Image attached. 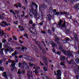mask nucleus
Segmentation results:
<instances>
[{
	"label": "nucleus",
	"mask_w": 79,
	"mask_h": 79,
	"mask_svg": "<svg viewBox=\"0 0 79 79\" xmlns=\"http://www.w3.org/2000/svg\"><path fill=\"white\" fill-rule=\"evenodd\" d=\"M40 65H42V66H44V64L42 63L41 62V61H40Z\"/></svg>",
	"instance_id": "nucleus-37"
},
{
	"label": "nucleus",
	"mask_w": 79,
	"mask_h": 79,
	"mask_svg": "<svg viewBox=\"0 0 79 79\" xmlns=\"http://www.w3.org/2000/svg\"><path fill=\"white\" fill-rule=\"evenodd\" d=\"M63 60H65V57L64 56H61L60 60L63 61Z\"/></svg>",
	"instance_id": "nucleus-13"
},
{
	"label": "nucleus",
	"mask_w": 79,
	"mask_h": 79,
	"mask_svg": "<svg viewBox=\"0 0 79 79\" xmlns=\"http://www.w3.org/2000/svg\"><path fill=\"white\" fill-rule=\"evenodd\" d=\"M75 39L76 40H77V36H76V34H75Z\"/></svg>",
	"instance_id": "nucleus-33"
},
{
	"label": "nucleus",
	"mask_w": 79,
	"mask_h": 79,
	"mask_svg": "<svg viewBox=\"0 0 79 79\" xmlns=\"http://www.w3.org/2000/svg\"><path fill=\"white\" fill-rule=\"evenodd\" d=\"M51 18H52V15H48L47 17V19L48 20L50 19Z\"/></svg>",
	"instance_id": "nucleus-16"
},
{
	"label": "nucleus",
	"mask_w": 79,
	"mask_h": 79,
	"mask_svg": "<svg viewBox=\"0 0 79 79\" xmlns=\"http://www.w3.org/2000/svg\"><path fill=\"white\" fill-rule=\"evenodd\" d=\"M60 13H59V12H56V15H59V14Z\"/></svg>",
	"instance_id": "nucleus-48"
},
{
	"label": "nucleus",
	"mask_w": 79,
	"mask_h": 79,
	"mask_svg": "<svg viewBox=\"0 0 79 79\" xmlns=\"http://www.w3.org/2000/svg\"><path fill=\"white\" fill-rule=\"evenodd\" d=\"M43 60H46V57H43Z\"/></svg>",
	"instance_id": "nucleus-60"
},
{
	"label": "nucleus",
	"mask_w": 79,
	"mask_h": 79,
	"mask_svg": "<svg viewBox=\"0 0 79 79\" xmlns=\"http://www.w3.org/2000/svg\"><path fill=\"white\" fill-rule=\"evenodd\" d=\"M69 15V14L68 13H66V12H63V15Z\"/></svg>",
	"instance_id": "nucleus-28"
},
{
	"label": "nucleus",
	"mask_w": 79,
	"mask_h": 79,
	"mask_svg": "<svg viewBox=\"0 0 79 79\" xmlns=\"http://www.w3.org/2000/svg\"><path fill=\"white\" fill-rule=\"evenodd\" d=\"M2 43H0V48H2Z\"/></svg>",
	"instance_id": "nucleus-51"
},
{
	"label": "nucleus",
	"mask_w": 79,
	"mask_h": 79,
	"mask_svg": "<svg viewBox=\"0 0 79 79\" xmlns=\"http://www.w3.org/2000/svg\"><path fill=\"white\" fill-rule=\"evenodd\" d=\"M43 77V79H49L48 77L46 75H44Z\"/></svg>",
	"instance_id": "nucleus-18"
},
{
	"label": "nucleus",
	"mask_w": 79,
	"mask_h": 79,
	"mask_svg": "<svg viewBox=\"0 0 79 79\" xmlns=\"http://www.w3.org/2000/svg\"><path fill=\"white\" fill-rule=\"evenodd\" d=\"M32 34H34V35H36L37 34V32H36V31L34 29L32 28V30H30Z\"/></svg>",
	"instance_id": "nucleus-5"
},
{
	"label": "nucleus",
	"mask_w": 79,
	"mask_h": 79,
	"mask_svg": "<svg viewBox=\"0 0 79 79\" xmlns=\"http://www.w3.org/2000/svg\"><path fill=\"white\" fill-rule=\"evenodd\" d=\"M65 24H66V23L64 22L62 25V27H65Z\"/></svg>",
	"instance_id": "nucleus-32"
},
{
	"label": "nucleus",
	"mask_w": 79,
	"mask_h": 79,
	"mask_svg": "<svg viewBox=\"0 0 79 79\" xmlns=\"http://www.w3.org/2000/svg\"><path fill=\"white\" fill-rule=\"evenodd\" d=\"M41 32L43 33V34H45V31H41Z\"/></svg>",
	"instance_id": "nucleus-53"
},
{
	"label": "nucleus",
	"mask_w": 79,
	"mask_h": 79,
	"mask_svg": "<svg viewBox=\"0 0 79 79\" xmlns=\"http://www.w3.org/2000/svg\"><path fill=\"white\" fill-rule=\"evenodd\" d=\"M3 76H4V77H5L6 79H7V75H6V72H5L2 74Z\"/></svg>",
	"instance_id": "nucleus-10"
},
{
	"label": "nucleus",
	"mask_w": 79,
	"mask_h": 79,
	"mask_svg": "<svg viewBox=\"0 0 79 79\" xmlns=\"http://www.w3.org/2000/svg\"><path fill=\"white\" fill-rule=\"evenodd\" d=\"M21 66V63L20 62L19 64V67L20 68V66Z\"/></svg>",
	"instance_id": "nucleus-41"
},
{
	"label": "nucleus",
	"mask_w": 79,
	"mask_h": 79,
	"mask_svg": "<svg viewBox=\"0 0 79 79\" xmlns=\"http://www.w3.org/2000/svg\"><path fill=\"white\" fill-rule=\"evenodd\" d=\"M41 7H42V5H40V10L39 12V13L40 15H41V14H42V12L41 11V10H40L41 8Z\"/></svg>",
	"instance_id": "nucleus-15"
},
{
	"label": "nucleus",
	"mask_w": 79,
	"mask_h": 79,
	"mask_svg": "<svg viewBox=\"0 0 79 79\" xmlns=\"http://www.w3.org/2000/svg\"><path fill=\"white\" fill-rule=\"evenodd\" d=\"M18 22L17 21L16 22H14V24H18Z\"/></svg>",
	"instance_id": "nucleus-38"
},
{
	"label": "nucleus",
	"mask_w": 79,
	"mask_h": 79,
	"mask_svg": "<svg viewBox=\"0 0 79 79\" xmlns=\"http://www.w3.org/2000/svg\"><path fill=\"white\" fill-rule=\"evenodd\" d=\"M14 6H16V8H18V5H17V4H15L14 5Z\"/></svg>",
	"instance_id": "nucleus-35"
},
{
	"label": "nucleus",
	"mask_w": 79,
	"mask_h": 79,
	"mask_svg": "<svg viewBox=\"0 0 79 79\" xmlns=\"http://www.w3.org/2000/svg\"><path fill=\"white\" fill-rule=\"evenodd\" d=\"M38 69H40V67H38V68H36V69H35V71H33L34 73H35V74H36V75H37V74H38L37 72H36L37 71Z\"/></svg>",
	"instance_id": "nucleus-12"
},
{
	"label": "nucleus",
	"mask_w": 79,
	"mask_h": 79,
	"mask_svg": "<svg viewBox=\"0 0 79 79\" xmlns=\"http://www.w3.org/2000/svg\"><path fill=\"white\" fill-rule=\"evenodd\" d=\"M4 48H8V46H7L6 45H5L4 46Z\"/></svg>",
	"instance_id": "nucleus-64"
},
{
	"label": "nucleus",
	"mask_w": 79,
	"mask_h": 79,
	"mask_svg": "<svg viewBox=\"0 0 79 79\" xmlns=\"http://www.w3.org/2000/svg\"><path fill=\"white\" fill-rule=\"evenodd\" d=\"M47 2L48 3H50L51 2L50 0H47Z\"/></svg>",
	"instance_id": "nucleus-54"
},
{
	"label": "nucleus",
	"mask_w": 79,
	"mask_h": 79,
	"mask_svg": "<svg viewBox=\"0 0 79 79\" xmlns=\"http://www.w3.org/2000/svg\"><path fill=\"white\" fill-rule=\"evenodd\" d=\"M0 26H2V27H5V25H3V24H2V23H0Z\"/></svg>",
	"instance_id": "nucleus-45"
},
{
	"label": "nucleus",
	"mask_w": 79,
	"mask_h": 79,
	"mask_svg": "<svg viewBox=\"0 0 79 79\" xmlns=\"http://www.w3.org/2000/svg\"><path fill=\"white\" fill-rule=\"evenodd\" d=\"M59 49L60 50V51H62L64 54V55H68V56H69V55H71L72 54V52L70 51H68L66 52L65 51V50H63L62 47L61 46L59 47Z\"/></svg>",
	"instance_id": "nucleus-2"
},
{
	"label": "nucleus",
	"mask_w": 79,
	"mask_h": 79,
	"mask_svg": "<svg viewBox=\"0 0 79 79\" xmlns=\"http://www.w3.org/2000/svg\"><path fill=\"white\" fill-rule=\"evenodd\" d=\"M2 41L3 43H5L6 42V40L5 39H3Z\"/></svg>",
	"instance_id": "nucleus-26"
},
{
	"label": "nucleus",
	"mask_w": 79,
	"mask_h": 79,
	"mask_svg": "<svg viewBox=\"0 0 79 79\" xmlns=\"http://www.w3.org/2000/svg\"><path fill=\"white\" fill-rule=\"evenodd\" d=\"M22 50H26L27 49V48L26 47L23 46L22 47Z\"/></svg>",
	"instance_id": "nucleus-25"
},
{
	"label": "nucleus",
	"mask_w": 79,
	"mask_h": 79,
	"mask_svg": "<svg viewBox=\"0 0 79 79\" xmlns=\"http://www.w3.org/2000/svg\"><path fill=\"white\" fill-rule=\"evenodd\" d=\"M43 24V23H40V25H41V26H42Z\"/></svg>",
	"instance_id": "nucleus-61"
},
{
	"label": "nucleus",
	"mask_w": 79,
	"mask_h": 79,
	"mask_svg": "<svg viewBox=\"0 0 79 79\" xmlns=\"http://www.w3.org/2000/svg\"><path fill=\"white\" fill-rule=\"evenodd\" d=\"M66 40L67 41H69V38H67L66 39Z\"/></svg>",
	"instance_id": "nucleus-47"
},
{
	"label": "nucleus",
	"mask_w": 79,
	"mask_h": 79,
	"mask_svg": "<svg viewBox=\"0 0 79 79\" xmlns=\"http://www.w3.org/2000/svg\"><path fill=\"white\" fill-rule=\"evenodd\" d=\"M24 36L25 37H26L27 39H28V36H27V33H25V34L24 35Z\"/></svg>",
	"instance_id": "nucleus-30"
},
{
	"label": "nucleus",
	"mask_w": 79,
	"mask_h": 79,
	"mask_svg": "<svg viewBox=\"0 0 79 79\" xmlns=\"http://www.w3.org/2000/svg\"><path fill=\"white\" fill-rule=\"evenodd\" d=\"M0 70H1V71H4V68L3 67H0Z\"/></svg>",
	"instance_id": "nucleus-24"
},
{
	"label": "nucleus",
	"mask_w": 79,
	"mask_h": 79,
	"mask_svg": "<svg viewBox=\"0 0 79 79\" xmlns=\"http://www.w3.org/2000/svg\"><path fill=\"white\" fill-rule=\"evenodd\" d=\"M0 19H4V16H2L1 15H0Z\"/></svg>",
	"instance_id": "nucleus-29"
},
{
	"label": "nucleus",
	"mask_w": 79,
	"mask_h": 79,
	"mask_svg": "<svg viewBox=\"0 0 79 79\" xmlns=\"http://www.w3.org/2000/svg\"><path fill=\"white\" fill-rule=\"evenodd\" d=\"M51 32H52V31H51L49 30H48V34H51Z\"/></svg>",
	"instance_id": "nucleus-39"
},
{
	"label": "nucleus",
	"mask_w": 79,
	"mask_h": 79,
	"mask_svg": "<svg viewBox=\"0 0 79 79\" xmlns=\"http://www.w3.org/2000/svg\"><path fill=\"white\" fill-rule=\"evenodd\" d=\"M43 69L45 71H48V69H47V68L45 67H44L43 68Z\"/></svg>",
	"instance_id": "nucleus-22"
},
{
	"label": "nucleus",
	"mask_w": 79,
	"mask_h": 79,
	"mask_svg": "<svg viewBox=\"0 0 79 79\" xmlns=\"http://www.w3.org/2000/svg\"><path fill=\"white\" fill-rule=\"evenodd\" d=\"M43 8H44L45 9L46 8H47V6H46V5H43Z\"/></svg>",
	"instance_id": "nucleus-31"
},
{
	"label": "nucleus",
	"mask_w": 79,
	"mask_h": 79,
	"mask_svg": "<svg viewBox=\"0 0 79 79\" xmlns=\"http://www.w3.org/2000/svg\"><path fill=\"white\" fill-rule=\"evenodd\" d=\"M8 62H12V64H11V67L12 68V69H12V70H13V69H14V68H15V63H14V62H15V61H12V60H8Z\"/></svg>",
	"instance_id": "nucleus-4"
},
{
	"label": "nucleus",
	"mask_w": 79,
	"mask_h": 79,
	"mask_svg": "<svg viewBox=\"0 0 79 79\" xmlns=\"http://www.w3.org/2000/svg\"><path fill=\"white\" fill-rule=\"evenodd\" d=\"M53 31H55V28H52Z\"/></svg>",
	"instance_id": "nucleus-63"
},
{
	"label": "nucleus",
	"mask_w": 79,
	"mask_h": 79,
	"mask_svg": "<svg viewBox=\"0 0 79 79\" xmlns=\"http://www.w3.org/2000/svg\"><path fill=\"white\" fill-rule=\"evenodd\" d=\"M59 40V39L57 38H55V41H56V42L58 44V45H60L61 44V43L60 42L58 41Z\"/></svg>",
	"instance_id": "nucleus-8"
},
{
	"label": "nucleus",
	"mask_w": 79,
	"mask_h": 79,
	"mask_svg": "<svg viewBox=\"0 0 79 79\" xmlns=\"http://www.w3.org/2000/svg\"><path fill=\"white\" fill-rule=\"evenodd\" d=\"M75 8L77 9H79V4H77L75 6Z\"/></svg>",
	"instance_id": "nucleus-21"
},
{
	"label": "nucleus",
	"mask_w": 79,
	"mask_h": 79,
	"mask_svg": "<svg viewBox=\"0 0 79 79\" xmlns=\"http://www.w3.org/2000/svg\"><path fill=\"white\" fill-rule=\"evenodd\" d=\"M20 31H24V28H22V29H20Z\"/></svg>",
	"instance_id": "nucleus-56"
},
{
	"label": "nucleus",
	"mask_w": 79,
	"mask_h": 79,
	"mask_svg": "<svg viewBox=\"0 0 79 79\" xmlns=\"http://www.w3.org/2000/svg\"><path fill=\"white\" fill-rule=\"evenodd\" d=\"M55 75H56L57 79H61V71L60 70H58L56 72V71H54Z\"/></svg>",
	"instance_id": "nucleus-3"
},
{
	"label": "nucleus",
	"mask_w": 79,
	"mask_h": 79,
	"mask_svg": "<svg viewBox=\"0 0 79 79\" xmlns=\"http://www.w3.org/2000/svg\"><path fill=\"white\" fill-rule=\"evenodd\" d=\"M63 43L64 44H66L67 43L66 40H63Z\"/></svg>",
	"instance_id": "nucleus-36"
},
{
	"label": "nucleus",
	"mask_w": 79,
	"mask_h": 79,
	"mask_svg": "<svg viewBox=\"0 0 79 79\" xmlns=\"http://www.w3.org/2000/svg\"><path fill=\"white\" fill-rule=\"evenodd\" d=\"M39 73H40L41 74V75H42V73H43V71H39Z\"/></svg>",
	"instance_id": "nucleus-34"
},
{
	"label": "nucleus",
	"mask_w": 79,
	"mask_h": 79,
	"mask_svg": "<svg viewBox=\"0 0 79 79\" xmlns=\"http://www.w3.org/2000/svg\"><path fill=\"white\" fill-rule=\"evenodd\" d=\"M22 12L23 13V15H21V17H24V16H25V13H24V11H22Z\"/></svg>",
	"instance_id": "nucleus-23"
},
{
	"label": "nucleus",
	"mask_w": 79,
	"mask_h": 79,
	"mask_svg": "<svg viewBox=\"0 0 79 79\" xmlns=\"http://www.w3.org/2000/svg\"><path fill=\"white\" fill-rule=\"evenodd\" d=\"M10 50H11V52H13V51H14L13 49H11L10 48L8 47L7 49L5 50V51L8 52V51H10Z\"/></svg>",
	"instance_id": "nucleus-9"
},
{
	"label": "nucleus",
	"mask_w": 79,
	"mask_h": 79,
	"mask_svg": "<svg viewBox=\"0 0 79 79\" xmlns=\"http://www.w3.org/2000/svg\"><path fill=\"white\" fill-rule=\"evenodd\" d=\"M18 54V52L16 51H15L14 52L12 53V56H16Z\"/></svg>",
	"instance_id": "nucleus-11"
},
{
	"label": "nucleus",
	"mask_w": 79,
	"mask_h": 79,
	"mask_svg": "<svg viewBox=\"0 0 79 79\" xmlns=\"http://www.w3.org/2000/svg\"><path fill=\"white\" fill-rule=\"evenodd\" d=\"M36 8L35 10H34L33 9H31L30 11V15L31 16H32V15H34L35 16H37V7L38 6L37 5H35Z\"/></svg>",
	"instance_id": "nucleus-1"
},
{
	"label": "nucleus",
	"mask_w": 79,
	"mask_h": 79,
	"mask_svg": "<svg viewBox=\"0 0 79 79\" xmlns=\"http://www.w3.org/2000/svg\"><path fill=\"white\" fill-rule=\"evenodd\" d=\"M67 61L69 64H71V63H72V61L70 62L69 61H68V60H67Z\"/></svg>",
	"instance_id": "nucleus-46"
},
{
	"label": "nucleus",
	"mask_w": 79,
	"mask_h": 79,
	"mask_svg": "<svg viewBox=\"0 0 79 79\" xmlns=\"http://www.w3.org/2000/svg\"><path fill=\"white\" fill-rule=\"evenodd\" d=\"M4 48L0 49V54H1L2 55H3V50H4Z\"/></svg>",
	"instance_id": "nucleus-20"
},
{
	"label": "nucleus",
	"mask_w": 79,
	"mask_h": 79,
	"mask_svg": "<svg viewBox=\"0 0 79 79\" xmlns=\"http://www.w3.org/2000/svg\"><path fill=\"white\" fill-rule=\"evenodd\" d=\"M1 23H2V24H4L6 25V26H7V23L5 21H2L1 22Z\"/></svg>",
	"instance_id": "nucleus-19"
},
{
	"label": "nucleus",
	"mask_w": 79,
	"mask_h": 79,
	"mask_svg": "<svg viewBox=\"0 0 79 79\" xmlns=\"http://www.w3.org/2000/svg\"><path fill=\"white\" fill-rule=\"evenodd\" d=\"M18 4L19 5V6L20 7H21V4L19 3H18Z\"/></svg>",
	"instance_id": "nucleus-40"
},
{
	"label": "nucleus",
	"mask_w": 79,
	"mask_h": 79,
	"mask_svg": "<svg viewBox=\"0 0 79 79\" xmlns=\"http://www.w3.org/2000/svg\"><path fill=\"white\" fill-rule=\"evenodd\" d=\"M19 58H23V55L20 56L19 57Z\"/></svg>",
	"instance_id": "nucleus-55"
},
{
	"label": "nucleus",
	"mask_w": 79,
	"mask_h": 79,
	"mask_svg": "<svg viewBox=\"0 0 79 79\" xmlns=\"http://www.w3.org/2000/svg\"><path fill=\"white\" fill-rule=\"evenodd\" d=\"M76 77L77 78V79H78V77H79V76H76Z\"/></svg>",
	"instance_id": "nucleus-62"
},
{
	"label": "nucleus",
	"mask_w": 79,
	"mask_h": 79,
	"mask_svg": "<svg viewBox=\"0 0 79 79\" xmlns=\"http://www.w3.org/2000/svg\"><path fill=\"white\" fill-rule=\"evenodd\" d=\"M60 14H61V15H63V12H60Z\"/></svg>",
	"instance_id": "nucleus-59"
},
{
	"label": "nucleus",
	"mask_w": 79,
	"mask_h": 79,
	"mask_svg": "<svg viewBox=\"0 0 79 79\" xmlns=\"http://www.w3.org/2000/svg\"><path fill=\"white\" fill-rule=\"evenodd\" d=\"M29 65L30 66H33V64H31L30 63H29Z\"/></svg>",
	"instance_id": "nucleus-50"
},
{
	"label": "nucleus",
	"mask_w": 79,
	"mask_h": 79,
	"mask_svg": "<svg viewBox=\"0 0 79 79\" xmlns=\"http://www.w3.org/2000/svg\"><path fill=\"white\" fill-rule=\"evenodd\" d=\"M21 73H22V74L25 73V71L23 70V71H21V69H19L18 71V74H21Z\"/></svg>",
	"instance_id": "nucleus-7"
},
{
	"label": "nucleus",
	"mask_w": 79,
	"mask_h": 79,
	"mask_svg": "<svg viewBox=\"0 0 79 79\" xmlns=\"http://www.w3.org/2000/svg\"><path fill=\"white\" fill-rule=\"evenodd\" d=\"M60 65H61L62 66L64 65V63L61 62L60 63Z\"/></svg>",
	"instance_id": "nucleus-44"
},
{
	"label": "nucleus",
	"mask_w": 79,
	"mask_h": 79,
	"mask_svg": "<svg viewBox=\"0 0 79 79\" xmlns=\"http://www.w3.org/2000/svg\"><path fill=\"white\" fill-rule=\"evenodd\" d=\"M62 23V21H60V22H59V23L58 24V26H61V24Z\"/></svg>",
	"instance_id": "nucleus-27"
},
{
	"label": "nucleus",
	"mask_w": 79,
	"mask_h": 79,
	"mask_svg": "<svg viewBox=\"0 0 79 79\" xmlns=\"http://www.w3.org/2000/svg\"><path fill=\"white\" fill-rule=\"evenodd\" d=\"M13 39H14V40H17V38H16V36H14L13 37Z\"/></svg>",
	"instance_id": "nucleus-42"
},
{
	"label": "nucleus",
	"mask_w": 79,
	"mask_h": 79,
	"mask_svg": "<svg viewBox=\"0 0 79 79\" xmlns=\"http://www.w3.org/2000/svg\"><path fill=\"white\" fill-rule=\"evenodd\" d=\"M23 57L24 58H26L27 59H29V60H31L30 58H32V57L31 56H28L26 55H23Z\"/></svg>",
	"instance_id": "nucleus-6"
},
{
	"label": "nucleus",
	"mask_w": 79,
	"mask_h": 79,
	"mask_svg": "<svg viewBox=\"0 0 79 79\" xmlns=\"http://www.w3.org/2000/svg\"><path fill=\"white\" fill-rule=\"evenodd\" d=\"M32 5H36L35 3V2H32Z\"/></svg>",
	"instance_id": "nucleus-49"
},
{
	"label": "nucleus",
	"mask_w": 79,
	"mask_h": 79,
	"mask_svg": "<svg viewBox=\"0 0 79 79\" xmlns=\"http://www.w3.org/2000/svg\"><path fill=\"white\" fill-rule=\"evenodd\" d=\"M57 54H58V55H61V52H57Z\"/></svg>",
	"instance_id": "nucleus-52"
},
{
	"label": "nucleus",
	"mask_w": 79,
	"mask_h": 79,
	"mask_svg": "<svg viewBox=\"0 0 79 79\" xmlns=\"http://www.w3.org/2000/svg\"><path fill=\"white\" fill-rule=\"evenodd\" d=\"M35 24H32L33 27H35Z\"/></svg>",
	"instance_id": "nucleus-58"
},
{
	"label": "nucleus",
	"mask_w": 79,
	"mask_h": 79,
	"mask_svg": "<svg viewBox=\"0 0 79 79\" xmlns=\"http://www.w3.org/2000/svg\"><path fill=\"white\" fill-rule=\"evenodd\" d=\"M19 42H20V44H23V42H22V41H21V40L19 41Z\"/></svg>",
	"instance_id": "nucleus-57"
},
{
	"label": "nucleus",
	"mask_w": 79,
	"mask_h": 79,
	"mask_svg": "<svg viewBox=\"0 0 79 79\" xmlns=\"http://www.w3.org/2000/svg\"><path fill=\"white\" fill-rule=\"evenodd\" d=\"M51 45L52 47H56V44L54 43L53 42H52L51 43Z\"/></svg>",
	"instance_id": "nucleus-14"
},
{
	"label": "nucleus",
	"mask_w": 79,
	"mask_h": 79,
	"mask_svg": "<svg viewBox=\"0 0 79 79\" xmlns=\"http://www.w3.org/2000/svg\"><path fill=\"white\" fill-rule=\"evenodd\" d=\"M10 13H12L13 15H14V16H15L16 15V14L15 13V12L13 10H10Z\"/></svg>",
	"instance_id": "nucleus-17"
},
{
	"label": "nucleus",
	"mask_w": 79,
	"mask_h": 79,
	"mask_svg": "<svg viewBox=\"0 0 79 79\" xmlns=\"http://www.w3.org/2000/svg\"><path fill=\"white\" fill-rule=\"evenodd\" d=\"M32 23H33V22H32V20H30L29 22V24H32Z\"/></svg>",
	"instance_id": "nucleus-43"
}]
</instances>
